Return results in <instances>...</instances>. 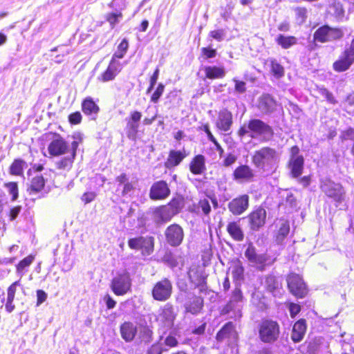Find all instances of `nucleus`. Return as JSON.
Returning a JSON list of instances; mask_svg holds the SVG:
<instances>
[{
	"instance_id": "nucleus-1",
	"label": "nucleus",
	"mask_w": 354,
	"mask_h": 354,
	"mask_svg": "<svg viewBox=\"0 0 354 354\" xmlns=\"http://www.w3.org/2000/svg\"><path fill=\"white\" fill-rule=\"evenodd\" d=\"M237 136L243 138L248 136L251 139L259 138L261 142H268L274 136V129L267 122L259 118H250L245 124L237 130Z\"/></svg>"
},
{
	"instance_id": "nucleus-2",
	"label": "nucleus",
	"mask_w": 354,
	"mask_h": 354,
	"mask_svg": "<svg viewBox=\"0 0 354 354\" xmlns=\"http://www.w3.org/2000/svg\"><path fill=\"white\" fill-rule=\"evenodd\" d=\"M251 161L255 168L263 172L274 173L278 167V153L275 149L264 146L254 151Z\"/></svg>"
},
{
	"instance_id": "nucleus-3",
	"label": "nucleus",
	"mask_w": 354,
	"mask_h": 354,
	"mask_svg": "<svg viewBox=\"0 0 354 354\" xmlns=\"http://www.w3.org/2000/svg\"><path fill=\"white\" fill-rule=\"evenodd\" d=\"M344 33L342 28L331 27L328 25H322L315 30L313 33V44L308 46L309 51H313L317 48L316 42L322 44L331 41L340 40L344 37Z\"/></svg>"
},
{
	"instance_id": "nucleus-4",
	"label": "nucleus",
	"mask_w": 354,
	"mask_h": 354,
	"mask_svg": "<svg viewBox=\"0 0 354 354\" xmlns=\"http://www.w3.org/2000/svg\"><path fill=\"white\" fill-rule=\"evenodd\" d=\"M259 339L265 344L276 342L281 334L280 325L277 321L272 319H262L258 325Z\"/></svg>"
},
{
	"instance_id": "nucleus-5",
	"label": "nucleus",
	"mask_w": 354,
	"mask_h": 354,
	"mask_svg": "<svg viewBox=\"0 0 354 354\" xmlns=\"http://www.w3.org/2000/svg\"><path fill=\"white\" fill-rule=\"evenodd\" d=\"M48 141V153L50 157H59L67 154L71 149L68 142L59 133L48 131L44 134Z\"/></svg>"
},
{
	"instance_id": "nucleus-6",
	"label": "nucleus",
	"mask_w": 354,
	"mask_h": 354,
	"mask_svg": "<svg viewBox=\"0 0 354 354\" xmlns=\"http://www.w3.org/2000/svg\"><path fill=\"white\" fill-rule=\"evenodd\" d=\"M320 189L336 204H340L345 201L346 192L341 183H335L329 178L325 179L321 181Z\"/></svg>"
},
{
	"instance_id": "nucleus-7",
	"label": "nucleus",
	"mask_w": 354,
	"mask_h": 354,
	"mask_svg": "<svg viewBox=\"0 0 354 354\" xmlns=\"http://www.w3.org/2000/svg\"><path fill=\"white\" fill-rule=\"evenodd\" d=\"M173 293V283L172 281L164 277L160 280L156 281L151 290L152 298L157 301L165 302L169 300Z\"/></svg>"
},
{
	"instance_id": "nucleus-8",
	"label": "nucleus",
	"mask_w": 354,
	"mask_h": 354,
	"mask_svg": "<svg viewBox=\"0 0 354 354\" xmlns=\"http://www.w3.org/2000/svg\"><path fill=\"white\" fill-rule=\"evenodd\" d=\"M132 280L131 274L127 270L118 273L114 277L110 283V288L112 292L116 296H123L131 291Z\"/></svg>"
},
{
	"instance_id": "nucleus-9",
	"label": "nucleus",
	"mask_w": 354,
	"mask_h": 354,
	"mask_svg": "<svg viewBox=\"0 0 354 354\" xmlns=\"http://www.w3.org/2000/svg\"><path fill=\"white\" fill-rule=\"evenodd\" d=\"M286 281L289 292L295 297L302 299L307 295L308 290L301 275L290 272L286 277Z\"/></svg>"
},
{
	"instance_id": "nucleus-10",
	"label": "nucleus",
	"mask_w": 354,
	"mask_h": 354,
	"mask_svg": "<svg viewBox=\"0 0 354 354\" xmlns=\"http://www.w3.org/2000/svg\"><path fill=\"white\" fill-rule=\"evenodd\" d=\"M130 249L140 251L144 256H148L154 250V238L151 236H137L128 240Z\"/></svg>"
},
{
	"instance_id": "nucleus-11",
	"label": "nucleus",
	"mask_w": 354,
	"mask_h": 354,
	"mask_svg": "<svg viewBox=\"0 0 354 354\" xmlns=\"http://www.w3.org/2000/svg\"><path fill=\"white\" fill-rule=\"evenodd\" d=\"M82 138L80 136V135H79L78 138L71 142V149L70 151L68 153V156L63 157L56 162V169H57L58 170L69 171L73 167V162L77 156V151L79 145L82 142Z\"/></svg>"
},
{
	"instance_id": "nucleus-12",
	"label": "nucleus",
	"mask_w": 354,
	"mask_h": 354,
	"mask_svg": "<svg viewBox=\"0 0 354 354\" xmlns=\"http://www.w3.org/2000/svg\"><path fill=\"white\" fill-rule=\"evenodd\" d=\"M245 257L248 261L259 270L263 271L268 265V257L266 254H257L254 246L250 243L245 251Z\"/></svg>"
},
{
	"instance_id": "nucleus-13",
	"label": "nucleus",
	"mask_w": 354,
	"mask_h": 354,
	"mask_svg": "<svg viewBox=\"0 0 354 354\" xmlns=\"http://www.w3.org/2000/svg\"><path fill=\"white\" fill-rule=\"evenodd\" d=\"M165 236L169 245L177 247L183 243L185 235L183 227L177 223H173L166 228Z\"/></svg>"
},
{
	"instance_id": "nucleus-14",
	"label": "nucleus",
	"mask_w": 354,
	"mask_h": 354,
	"mask_svg": "<svg viewBox=\"0 0 354 354\" xmlns=\"http://www.w3.org/2000/svg\"><path fill=\"white\" fill-rule=\"evenodd\" d=\"M183 306L187 313L199 314L204 307V298L194 292H187Z\"/></svg>"
},
{
	"instance_id": "nucleus-15",
	"label": "nucleus",
	"mask_w": 354,
	"mask_h": 354,
	"mask_svg": "<svg viewBox=\"0 0 354 354\" xmlns=\"http://www.w3.org/2000/svg\"><path fill=\"white\" fill-rule=\"evenodd\" d=\"M267 212L263 206L255 207L247 216L250 230L257 231L266 221Z\"/></svg>"
},
{
	"instance_id": "nucleus-16",
	"label": "nucleus",
	"mask_w": 354,
	"mask_h": 354,
	"mask_svg": "<svg viewBox=\"0 0 354 354\" xmlns=\"http://www.w3.org/2000/svg\"><path fill=\"white\" fill-rule=\"evenodd\" d=\"M171 194L168 183L163 180L154 182L149 189V198L153 201H162Z\"/></svg>"
},
{
	"instance_id": "nucleus-17",
	"label": "nucleus",
	"mask_w": 354,
	"mask_h": 354,
	"mask_svg": "<svg viewBox=\"0 0 354 354\" xmlns=\"http://www.w3.org/2000/svg\"><path fill=\"white\" fill-rule=\"evenodd\" d=\"M354 64V55L345 48L338 58L333 63L332 67L337 73L348 71Z\"/></svg>"
},
{
	"instance_id": "nucleus-18",
	"label": "nucleus",
	"mask_w": 354,
	"mask_h": 354,
	"mask_svg": "<svg viewBox=\"0 0 354 354\" xmlns=\"http://www.w3.org/2000/svg\"><path fill=\"white\" fill-rule=\"evenodd\" d=\"M261 284L265 292L276 296L282 289V282L272 273L265 275L262 277Z\"/></svg>"
},
{
	"instance_id": "nucleus-19",
	"label": "nucleus",
	"mask_w": 354,
	"mask_h": 354,
	"mask_svg": "<svg viewBox=\"0 0 354 354\" xmlns=\"http://www.w3.org/2000/svg\"><path fill=\"white\" fill-rule=\"evenodd\" d=\"M250 197L248 194H242L233 198L227 205L229 211L234 216H239L249 207Z\"/></svg>"
},
{
	"instance_id": "nucleus-20",
	"label": "nucleus",
	"mask_w": 354,
	"mask_h": 354,
	"mask_svg": "<svg viewBox=\"0 0 354 354\" xmlns=\"http://www.w3.org/2000/svg\"><path fill=\"white\" fill-rule=\"evenodd\" d=\"M189 278L195 288H198L200 294L207 295L209 292L207 282V276L197 269L190 270Z\"/></svg>"
},
{
	"instance_id": "nucleus-21",
	"label": "nucleus",
	"mask_w": 354,
	"mask_h": 354,
	"mask_svg": "<svg viewBox=\"0 0 354 354\" xmlns=\"http://www.w3.org/2000/svg\"><path fill=\"white\" fill-rule=\"evenodd\" d=\"M142 115V113L136 110L130 112L129 117L126 119V131L128 138H136Z\"/></svg>"
},
{
	"instance_id": "nucleus-22",
	"label": "nucleus",
	"mask_w": 354,
	"mask_h": 354,
	"mask_svg": "<svg viewBox=\"0 0 354 354\" xmlns=\"http://www.w3.org/2000/svg\"><path fill=\"white\" fill-rule=\"evenodd\" d=\"M238 337L234 324L232 322H228L216 333V339L218 342L227 341L230 343L231 340L236 341Z\"/></svg>"
},
{
	"instance_id": "nucleus-23",
	"label": "nucleus",
	"mask_w": 354,
	"mask_h": 354,
	"mask_svg": "<svg viewBox=\"0 0 354 354\" xmlns=\"http://www.w3.org/2000/svg\"><path fill=\"white\" fill-rule=\"evenodd\" d=\"M232 124V113L227 108L220 110L215 122L217 129L221 131L227 132L231 129Z\"/></svg>"
},
{
	"instance_id": "nucleus-24",
	"label": "nucleus",
	"mask_w": 354,
	"mask_h": 354,
	"mask_svg": "<svg viewBox=\"0 0 354 354\" xmlns=\"http://www.w3.org/2000/svg\"><path fill=\"white\" fill-rule=\"evenodd\" d=\"M176 318V313L174 306L170 303H167L160 308L158 319L163 326L171 327L174 326V320Z\"/></svg>"
},
{
	"instance_id": "nucleus-25",
	"label": "nucleus",
	"mask_w": 354,
	"mask_h": 354,
	"mask_svg": "<svg viewBox=\"0 0 354 354\" xmlns=\"http://www.w3.org/2000/svg\"><path fill=\"white\" fill-rule=\"evenodd\" d=\"M187 156L188 153L185 149H171L169 151L168 156L164 163V165L167 169H173L178 166Z\"/></svg>"
},
{
	"instance_id": "nucleus-26",
	"label": "nucleus",
	"mask_w": 354,
	"mask_h": 354,
	"mask_svg": "<svg viewBox=\"0 0 354 354\" xmlns=\"http://www.w3.org/2000/svg\"><path fill=\"white\" fill-rule=\"evenodd\" d=\"M189 171L194 175H201L207 169L206 158L203 154L195 155L189 164Z\"/></svg>"
},
{
	"instance_id": "nucleus-27",
	"label": "nucleus",
	"mask_w": 354,
	"mask_h": 354,
	"mask_svg": "<svg viewBox=\"0 0 354 354\" xmlns=\"http://www.w3.org/2000/svg\"><path fill=\"white\" fill-rule=\"evenodd\" d=\"M233 179L236 181H250L254 177L252 168L248 165H241L235 168L232 173Z\"/></svg>"
},
{
	"instance_id": "nucleus-28",
	"label": "nucleus",
	"mask_w": 354,
	"mask_h": 354,
	"mask_svg": "<svg viewBox=\"0 0 354 354\" xmlns=\"http://www.w3.org/2000/svg\"><path fill=\"white\" fill-rule=\"evenodd\" d=\"M81 109L83 113L93 119H95L100 108L91 97H86L81 102Z\"/></svg>"
},
{
	"instance_id": "nucleus-29",
	"label": "nucleus",
	"mask_w": 354,
	"mask_h": 354,
	"mask_svg": "<svg viewBox=\"0 0 354 354\" xmlns=\"http://www.w3.org/2000/svg\"><path fill=\"white\" fill-rule=\"evenodd\" d=\"M120 71L121 68L117 66L115 60H113V58H112L105 71L98 77V80L102 82L113 81Z\"/></svg>"
},
{
	"instance_id": "nucleus-30",
	"label": "nucleus",
	"mask_w": 354,
	"mask_h": 354,
	"mask_svg": "<svg viewBox=\"0 0 354 354\" xmlns=\"http://www.w3.org/2000/svg\"><path fill=\"white\" fill-rule=\"evenodd\" d=\"M307 330L306 320L304 318L297 320L293 325L291 339L294 343L300 342L304 337Z\"/></svg>"
},
{
	"instance_id": "nucleus-31",
	"label": "nucleus",
	"mask_w": 354,
	"mask_h": 354,
	"mask_svg": "<svg viewBox=\"0 0 354 354\" xmlns=\"http://www.w3.org/2000/svg\"><path fill=\"white\" fill-rule=\"evenodd\" d=\"M46 179L41 174L33 176L27 187V192L30 195L41 193L45 188Z\"/></svg>"
},
{
	"instance_id": "nucleus-32",
	"label": "nucleus",
	"mask_w": 354,
	"mask_h": 354,
	"mask_svg": "<svg viewBox=\"0 0 354 354\" xmlns=\"http://www.w3.org/2000/svg\"><path fill=\"white\" fill-rule=\"evenodd\" d=\"M122 338L126 342L133 341L137 333V327L131 322H124L120 326Z\"/></svg>"
},
{
	"instance_id": "nucleus-33",
	"label": "nucleus",
	"mask_w": 354,
	"mask_h": 354,
	"mask_svg": "<svg viewBox=\"0 0 354 354\" xmlns=\"http://www.w3.org/2000/svg\"><path fill=\"white\" fill-rule=\"evenodd\" d=\"M288 168L290 169V176L293 178H299L304 169V158L289 159Z\"/></svg>"
},
{
	"instance_id": "nucleus-34",
	"label": "nucleus",
	"mask_w": 354,
	"mask_h": 354,
	"mask_svg": "<svg viewBox=\"0 0 354 354\" xmlns=\"http://www.w3.org/2000/svg\"><path fill=\"white\" fill-rule=\"evenodd\" d=\"M226 230L230 237L236 241H242L244 239V232L239 224V221L229 222Z\"/></svg>"
},
{
	"instance_id": "nucleus-35",
	"label": "nucleus",
	"mask_w": 354,
	"mask_h": 354,
	"mask_svg": "<svg viewBox=\"0 0 354 354\" xmlns=\"http://www.w3.org/2000/svg\"><path fill=\"white\" fill-rule=\"evenodd\" d=\"M277 230L275 234V239L277 242H282L290 233V223L287 219L280 218L277 225Z\"/></svg>"
},
{
	"instance_id": "nucleus-36",
	"label": "nucleus",
	"mask_w": 354,
	"mask_h": 354,
	"mask_svg": "<svg viewBox=\"0 0 354 354\" xmlns=\"http://www.w3.org/2000/svg\"><path fill=\"white\" fill-rule=\"evenodd\" d=\"M276 102L270 95H263L259 100V109L265 114L270 113L275 109Z\"/></svg>"
},
{
	"instance_id": "nucleus-37",
	"label": "nucleus",
	"mask_w": 354,
	"mask_h": 354,
	"mask_svg": "<svg viewBox=\"0 0 354 354\" xmlns=\"http://www.w3.org/2000/svg\"><path fill=\"white\" fill-rule=\"evenodd\" d=\"M156 216L162 223L170 221L173 217L176 216L175 212L171 209L168 205H162L156 208L154 211Z\"/></svg>"
},
{
	"instance_id": "nucleus-38",
	"label": "nucleus",
	"mask_w": 354,
	"mask_h": 354,
	"mask_svg": "<svg viewBox=\"0 0 354 354\" xmlns=\"http://www.w3.org/2000/svg\"><path fill=\"white\" fill-rule=\"evenodd\" d=\"M36 255L35 254H30L15 266L16 272L21 277H22L28 270L29 267L32 264L35 260Z\"/></svg>"
},
{
	"instance_id": "nucleus-39",
	"label": "nucleus",
	"mask_w": 354,
	"mask_h": 354,
	"mask_svg": "<svg viewBox=\"0 0 354 354\" xmlns=\"http://www.w3.org/2000/svg\"><path fill=\"white\" fill-rule=\"evenodd\" d=\"M230 269L232 270V278L234 281L244 280L245 269L240 259H235L232 260Z\"/></svg>"
},
{
	"instance_id": "nucleus-40",
	"label": "nucleus",
	"mask_w": 354,
	"mask_h": 354,
	"mask_svg": "<svg viewBox=\"0 0 354 354\" xmlns=\"http://www.w3.org/2000/svg\"><path fill=\"white\" fill-rule=\"evenodd\" d=\"M205 77L209 80L222 79L225 76L223 66H207L204 68Z\"/></svg>"
},
{
	"instance_id": "nucleus-41",
	"label": "nucleus",
	"mask_w": 354,
	"mask_h": 354,
	"mask_svg": "<svg viewBox=\"0 0 354 354\" xmlns=\"http://www.w3.org/2000/svg\"><path fill=\"white\" fill-rule=\"evenodd\" d=\"M276 43L283 49H288L298 43V39L293 35L279 34L275 39Z\"/></svg>"
},
{
	"instance_id": "nucleus-42",
	"label": "nucleus",
	"mask_w": 354,
	"mask_h": 354,
	"mask_svg": "<svg viewBox=\"0 0 354 354\" xmlns=\"http://www.w3.org/2000/svg\"><path fill=\"white\" fill-rule=\"evenodd\" d=\"M167 205L177 215L183 210L185 207V197L181 194H175L167 203Z\"/></svg>"
},
{
	"instance_id": "nucleus-43",
	"label": "nucleus",
	"mask_w": 354,
	"mask_h": 354,
	"mask_svg": "<svg viewBox=\"0 0 354 354\" xmlns=\"http://www.w3.org/2000/svg\"><path fill=\"white\" fill-rule=\"evenodd\" d=\"M26 165V163L23 159L15 158L9 166V174L11 176H22L24 175V170Z\"/></svg>"
},
{
	"instance_id": "nucleus-44",
	"label": "nucleus",
	"mask_w": 354,
	"mask_h": 354,
	"mask_svg": "<svg viewBox=\"0 0 354 354\" xmlns=\"http://www.w3.org/2000/svg\"><path fill=\"white\" fill-rule=\"evenodd\" d=\"M4 187L8 190V193L11 196V201H16L19 196L18 183L16 181H9L3 184Z\"/></svg>"
},
{
	"instance_id": "nucleus-45",
	"label": "nucleus",
	"mask_w": 354,
	"mask_h": 354,
	"mask_svg": "<svg viewBox=\"0 0 354 354\" xmlns=\"http://www.w3.org/2000/svg\"><path fill=\"white\" fill-rule=\"evenodd\" d=\"M270 66L271 73L277 79L284 75V68L275 59L270 60Z\"/></svg>"
},
{
	"instance_id": "nucleus-46",
	"label": "nucleus",
	"mask_w": 354,
	"mask_h": 354,
	"mask_svg": "<svg viewBox=\"0 0 354 354\" xmlns=\"http://www.w3.org/2000/svg\"><path fill=\"white\" fill-rule=\"evenodd\" d=\"M129 48V41L126 38H124L117 46V50L113 54L112 58L113 60L117 59H122L127 53Z\"/></svg>"
},
{
	"instance_id": "nucleus-47",
	"label": "nucleus",
	"mask_w": 354,
	"mask_h": 354,
	"mask_svg": "<svg viewBox=\"0 0 354 354\" xmlns=\"http://www.w3.org/2000/svg\"><path fill=\"white\" fill-rule=\"evenodd\" d=\"M122 17L123 14L120 11L109 12L105 16L106 21L109 24L111 28H114L115 25Z\"/></svg>"
},
{
	"instance_id": "nucleus-48",
	"label": "nucleus",
	"mask_w": 354,
	"mask_h": 354,
	"mask_svg": "<svg viewBox=\"0 0 354 354\" xmlns=\"http://www.w3.org/2000/svg\"><path fill=\"white\" fill-rule=\"evenodd\" d=\"M162 344L165 348H167L168 351L169 349L177 347L179 344V342L174 334L169 333L165 337L163 343Z\"/></svg>"
},
{
	"instance_id": "nucleus-49",
	"label": "nucleus",
	"mask_w": 354,
	"mask_h": 354,
	"mask_svg": "<svg viewBox=\"0 0 354 354\" xmlns=\"http://www.w3.org/2000/svg\"><path fill=\"white\" fill-rule=\"evenodd\" d=\"M164 352H167V348L160 341H156L147 348L146 354H162Z\"/></svg>"
},
{
	"instance_id": "nucleus-50",
	"label": "nucleus",
	"mask_w": 354,
	"mask_h": 354,
	"mask_svg": "<svg viewBox=\"0 0 354 354\" xmlns=\"http://www.w3.org/2000/svg\"><path fill=\"white\" fill-rule=\"evenodd\" d=\"M216 55V49L213 48L211 46L203 47L201 49V57L203 59L214 58Z\"/></svg>"
},
{
	"instance_id": "nucleus-51",
	"label": "nucleus",
	"mask_w": 354,
	"mask_h": 354,
	"mask_svg": "<svg viewBox=\"0 0 354 354\" xmlns=\"http://www.w3.org/2000/svg\"><path fill=\"white\" fill-rule=\"evenodd\" d=\"M165 91V85L162 83H159L152 93L150 101L153 103H157Z\"/></svg>"
},
{
	"instance_id": "nucleus-52",
	"label": "nucleus",
	"mask_w": 354,
	"mask_h": 354,
	"mask_svg": "<svg viewBox=\"0 0 354 354\" xmlns=\"http://www.w3.org/2000/svg\"><path fill=\"white\" fill-rule=\"evenodd\" d=\"M153 332L149 326H144L140 330V338L145 342H149L152 340Z\"/></svg>"
},
{
	"instance_id": "nucleus-53",
	"label": "nucleus",
	"mask_w": 354,
	"mask_h": 354,
	"mask_svg": "<svg viewBox=\"0 0 354 354\" xmlns=\"http://www.w3.org/2000/svg\"><path fill=\"white\" fill-rule=\"evenodd\" d=\"M334 9L333 15L337 20H342L345 15V10L343 6L339 3H334L332 5Z\"/></svg>"
},
{
	"instance_id": "nucleus-54",
	"label": "nucleus",
	"mask_w": 354,
	"mask_h": 354,
	"mask_svg": "<svg viewBox=\"0 0 354 354\" xmlns=\"http://www.w3.org/2000/svg\"><path fill=\"white\" fill-rule=\"evenodd\" d=\"M198 208H201L203 214L207 216L211 212V206L207 198L200 199L198 202Z\"/></svg>"
},
{
	"instance_id": "nucleus-55",
	"label": "nucleus",
	"mask_w": 354,
	"mask_h": 354,
	"mask_svg": "<svg viewBox=\"0 0 354 354\" xmlns=\"http://www.w3.org/2000/svg\"><path fill=\"white\" fill-rule=\"evenodd\" d=\"M68 120L71 124L77 125L82 122V115L80 111H77L70 113Z\"/></svg>"
},
{
	"instance_id": "nucleus-56",
	"label": "nucleus",
	"mask_w": 354,
	"mask_h": 354,
	"mask_svg": "<svg viewBox=\"0 0 354 354\" xmlns=\"http://www.w3.org/2000/svg\"><path fill=\"white\" fill-rule=\"evenodd\" d=\"M319 92L321 95L326 97L329 103L332 104H335L337 103V101L336 100L333 93L330 92L326 88L322 87L319 88Z\"/></svg>"
},
{
	"instance_id": "nucleus-57",
	"label": "nucleus",
	"mask_w": 354,
	"mask_h": 354,
	"mask_svg": "<svg viewBox=\"0 0 354 354\" xmlns=\"http://www.w3.org/2000/svg\"><path fill=\"white\" fill-rule=\"evenodd\" d=\"M243 292L241 291V288L236 287L232 292L230 302L238 303V302L241 301L243 300Z\"/></svg>"
},
{
	"instance_id": "nucleus-58",
	"label": "nucleus",
	"mask_w": 354,
	"mask_h": 354,
	"mask_svg": "<svg viewBox=\"0 0 354 354\" xmlns=\"http://www.w3.org/2000/svg\"><path fill=\"white\" fill-rule=\"evenodd\" d=\"M159 73H160V70L158 68V67H157L155 71H153L152 75L150 77V79H149V85L147 89V93H150L155 84H156L157 82V80L158 79V76H159Z\"/></svg>"
},
{
	"instance_id": "nucleus-59",
	"label": "nucleus",
	"mask_w": 354,
	"mask_h": 354,
	"mask_svg": "<svg viewBox=\"0 0 354 354\" xmlns=\"http://www.w3.org/2000/svg\"><path fill=\"white\" fill-rule=\"evenodd\" d=\"M290 315L292 318H295L301 311V306L298 304L290 302L288 304Z\"/></svg>"
},
{
	"instance_id": "nucleus-60",
	"label": "nucleus",
	"mask_w": 354,
	"mask_h": 354,
	"mask_svg": "<svg viewBox=\"0 0 354 354\" xmlns=\"http://www.w3.org/2000/svg\"><path fill=\"white\" fill-rule=\"evenodd\" d=\"M233 82H234V90L239 93H243L246 91V83L243 81L236 80L235 78L233 79Z\"/></svg>"
},
{
	"instance_id": "nucleus-61",
	"label": "nucleus",
	"mask_w": 354,
	"mask_h": 354,
	"mask_svg": "<svg viewBox=\"0 0 354 354\" xmlns=\"http://www.w3.org/2000/svg\"><path fill=\"white\" fill-rule=\"evenodd\" d=\"M209 35L212 39L221 41L224 37L225 32L223 29L214 30L209 32Z\"/></svg>"
},
{
	"instance_id": "nucleus-62",
	"label": "nucleus",
	"mask_w": 354,
	"mask_h": 354,
	"mask_svg": "<svg viewBox=\"0 0 354 354\" xmlns=\"http://www.w3.org/2000/svg\"><path fill=\"white\" fill-rule=\"evenodd\" d=\"M284 203L286 207H295L297 205V198L292 193H289L287 194Z\"/></svg>"
},
{
	"instance_id": "nucleus-63",
	"label": "nucleus",
	"mask_w": 354,
	"mask_h": 354,
	"mask_svg": "<svg viewBox=\"0 0 354 354\" xmlns=\"http://www.w3.org/2000/svg\"><path fill=\"white\" fill-rule=\"evenodd\" d=\"M20 285V281H16L11 283L7 288V296L15 298V294L17 292V287Z\"/></svg>"
},
{
	"instance_id": "nucleus-64",
	"label": "nucleus",
	"mask_w": 354,
	"mask_h": 354,
	"mask_svg": "<svg viewBox=\"0 0 354 354\" xmlns=\"http://www.w3.org/2000/svg\"><path fill=\"white\" fill-rule=\"evenodd\" d=\"M96 197V194L93 192H85L82 194L81 199L84 204L92 202Z\"/></svg>"
}]
</instances>
